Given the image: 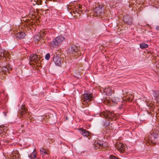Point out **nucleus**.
Listing matches in <instances>:
<instances>
[{
    "label": "nucleus",
    "instance_id": "f257e3e1",
    "mask_svg": "<svg viewBox=\"0 0 159 159\" xmlns=\"http://www.w3.org/2000/svg\"><path fill=\"white\" fill-rule=\"evenodd\" d=\"M100 116L105 118H107L109 120L114 121L117 119V116L113 112L110 111L106 110L101 112L100 113Z\"/></svg>",
    "mask_w": 159,
    "mask_h": 159
},
{
    "label": "nucleus",
    "instance_id": "f03ea898",
    "mask_svg": "<svg viewBox=\"0 0 159 159\" xmlns=\"http://www.w3.org/2000/svg\"><path fill=\"white\" fill-rule=\"evenodd\" d=\"M68 51L69 53L74 54L75 56H80L81 52L80 47L75 45H71L69 47Z\"/></svg>",
    "mask_w": 159,
    "mask_h": 159
},
{
    "label": "nucleus",
    "instance_id": "7ed1b4c3",
    "mask_svg": "<svg viewBox=\"0 0 159 159\" xmlns=\"http://www.w3.org/2000/svg\"><path fill=\"white\" fill-rule=\"evenodd\" d=\"M81 101L82 104L84 105L85 103H87V105L88 104V102L93 100V94L90 93H84L81 97Z\"/></svg>",
    "mask_w": 159,
    "mask_h": 159
},
{
    "label": "nucleus",
    "instance_id": "20e7f679",
    "mask_svg": "<svg viewBox=\"0 0 159 159\" xmlns=\"http://www.w3.org/2000/svg\"><path fill=\"white\" fill-rule=\"evenodd\" d=\"M12 69V68L10 66H6L2 67L0 69V75H2V76L4 77L5 76V74L7 72L10 73Z\"/></svg>",
    "mask_w": 159,
    "mask_h": 159
},
{
    "label": "nucleus",
    "instance_id": "39448f33",
    "mask_svg": "<svg viewBox=\"0 0 159 159\" xmlns=\"http://www.w3.org/2000/svg\"><path fill=\"white\" fill-rule=\"evenodd\" d=\"M123 19L124 23L127 25H131L133 23L132 18L129 15L124 16Z\"/></svg>",
    "mask_w": 159,
    "mask_h": 159
},
{
    "label": "nucleus",
    "instance_id": "423d86ee",
    "mask_svg": "<svg viewBox=\"0 0 159 159\" xmlns=\"http://www.w3.org/2000/svg\"><path fill=\"white\" fill-rule=\"evenodd\" d=\"M103 5L102 4H99V3L97 5L95 9V12L98 15H100L102 13V7Z\"/></svg>",
    "mask_w": 159,
    "mask_h": 159
},
{
    "label": "nucleus",
    "instance_id": "0eeeda50",
    "mask_svg": "<svg viewBox=\"0 0 159 159\" xmlns=\"http://www.w3.org/2000/svg\"><path fill=\"white\" fill-rule=\"evenodd\" d=\"M39 60L38 56L35 54H31L29 57L30 62H32V64H33L34 62L36 63Z\"/></svg>",
    "mask_w": 159,
    "mask_h": 159
},
{
    "label": "nucleus",
    "instance_id": "6e6552de",
    "mask_svg": "<svg viewBox=\"0 0 159 159\" xmlns=\"http://www.w3.org/2000/svg\"><path fill=\"white\" fill-rule=\"evenodd\" d=\"M62 59L60 57L56 55L55 57L54 56L53 61L56 65L60 66L61 62Z\"/></svg>",
    "mask_w": 159,
    "mask_h": 159
},
{
    "label": "nucleus",
    "instance_id": "1a4fd4ad",
    "mask_svg": "<svg viewBox=\"0 0 159 159\" xmlns=\"http://www.w3.org/2000/svg\"><path fill=\"white\" fill-rule=\"evenodd\" d=\"M116 147L118 150L120 151L124 152H125V150L126 147L125 146L121 143H117L116 145Z\"/></svg>",
    "mask_w": 159,
    "mask_h": 159
},
{
    "label": "nucleus",
    "instance_id": "9d476101",
    "mask_svg": "<svg viewBox=\"0 0 159 159\" xmlns=\"http://www.w3.org/2000/svg\"><path fill=\"white\" fill-rule=\"evenodd\" d=\"M15 34V36L17 39H22L24 38L25 36V34L24 32H19L18 33H15L13 34Z\"/></svg>",
    "mask_w": 159,
    "mask_h": 159
},
{
    "label": "nucleus",
    "instance_id": "9b49d317",
    "mask_svg": "<svg viewBox=\"0 0 159 159\" xmlns=\"http://www.w3.org/2000/svg\"><path fill=\"white\" fill-rule=\"evenodd\" d=\"M48 44V45L51 48H56L59 45L55 39H54L53 40L49 43Z\"/></svg>",
    "mask_w": 159,
    "mask_h": 159
},
{
    "label": "nucleus",
    "instance_id": "f8f14e48",
    "mask_svg": "<svg viewBox=\"0 0 159 159\" xmlns=\"http://www.w3.org/2000/svg\"><path fill=\"white\" fill-rule=\"evenodd\" d=\"M151 138H150L149 135L147 138V139H146V142L148 143L149 145H154L156 144V143L154 142H156V139H154L153 138H152L151 139Z\"/></svg>",
    "mask_w": 159,
    "mask_h": 159
},
{
    "label": "nucleus",
    "instance_id": "ddd939ff",
    "mask_svg": "<svg viewBox=\"0 0 159 159\" xmlns=\"http://www.w3.org/2000/svg\"><path fill=\"white\" fill-rule=\"evenodd\" d=\"M22 108L23 109H22V110L21 111H20L19 113L20 115L22 117L24 116L25 117H27V108H25L24 107H23V108Z\"/></svg>",
    "mask_w": 159,
    "mask_h": 159
},
{
    "label": "nucleus",
    "instance_id": "4468645a",
    "mask_svg": "<svg viewBox=\"0 0 159 159\" xmlns=\"http://www.w3.org/2000/svg\"><path fill=\"white\" fill-rule=\"evenodd\" d=\"M80 130V133L83 136L87 137L89 135V133L86 130L81 128L79 129Z\"/></svg>",
    "mask_w": 159,
    "mask_h": 159
},
{
    "label": "nucleus",
    "instance_id": "2eb2a0df",
    "mask_svg": "<svg viewBox=\"0 0 159 159\" xmlns=\"http://www.w3.org/2000/svg\"><path fill=\"white\" fill-rule=\"evenodd\" d=\"M55 39L58 45H59L65 40V37L62 36H60L57 37Z\"/></svg>",
    "mask_w": 159,
    "mask_h": 159
},
{
    "label": "nucleus",
    "instance_id": "dca6fc26",
    "mask_svg": "<svg viewBox=\"0 0 159 159\" xmlns=\"http://www.w3.org/2000/svg\"><path fill=\"white\" fill-rule=\"evenodd\" d=\"M153 95L155 98V100L157 102L159 103V91H154Z\"/></svg>",
    "mask_w": 159,
    "mask_h": 159
},
{
    "label": "nucleus",
    "instance_id": "f3484780",
    "mask_svg": "<svg viewBox=\"0 0 159 159\" xmlns=\"http://www.w3.org/2000/svg\"><path fill=\"white\" fill-rule=\"evenodd\" d=\"M103 145L102 144L95 142L94 144V147L96 149H98L100 147H103Z\"/></svg>",
    "mask_w": 159,
    "mask_h": 159
},
{
    "label": "nucleus",
    "instance_id": "a211bd4d",
    "mask_svg": "<svg viewBox=\"0 0 159 159\" xmlns=\"http://www.w3.org/2000/svg\"><path fill=\"white\" fill-rule=\"evenodd\" d=\"M121 100V98H120L117 97H115L112 99V101L115 103H117L118 102H119Z\"/></svg>",
    "mask_w": 159,
    "mask_h": 159
},
{
    "label": "nucleus",
    "instance_id": "6ab92c4d",
    "mask_svg": "<svg viewBox=\"0 0 159 159\" xmlns=\"http://www.w3.org/2000/svg\"><path fill=\"white\" fill-rule=\"evenodd\" d=\"M149 137L150 138H151V139H151L152 138H153L154 139H155L156 140L157 139L158 137V135L157 134L153 133L149 135Z\"/></svg>",
    "mask_w": 159,
    "mask_h": 159
},
{
    "label": "nucleus",
    "instance_id": "aec40b11",
    "mask_svg": "<svg viewBox=\"0 0 159 159\" xmlns=\"http://www.w3.org/2000/svg\"><path fill=\"white\" fill-rule=\"evenodd\" d=\"M6 133L4 131V129L3 128H0V137H4L3 136Z\"/></svg>",
    "mask_w": 159,
    "mask_h": 159
},
{
    "label": "nucleus",
    "instance_id": "412c9836",
    "mask_svg": "<svg viewBox=\"0 0 159 159\" xmlns=\"http://www.w3.org/2000/svg\"><path fill=\"white\" fill-rule=\"evenodd\" d=\"M36 154L37 152L36 151H34L30 156L29 157L31 159H33L36 157Z\"/></svg>",
    "mask_w": 159,
    "mask_h": 159
},
{
    "label": "nucleus",
    "instance_id": "4be33fe9",
    "mask_svg": "<svg viewBox=\"0 0 159 159\" xmlns=\"http://www.w3.org/2000/svg\"><path fill=\"white\" fill-rule=\"evenodd\" d=\"M148 44H146L145 43H142L140 45V48L142 49H143L145 48H147L148 47Z\"/></svg>",
    "mask_w": 159,
    "mask_h": 159
},
{
    "label": "nucleus",
    "instance_id": "5701e85b",
    "mask_svg": "<svg viewBox=\"0 0 159 159\" xmlns=\"http://www.w3.org/2000/svg\"><path fill=\"white\" fill-rule=\"evenodd\" d=\"M41 153L42 154H48L47 152L46 151H44V149L43 148H41L40 150Z\"/></svg>",
    "mask_w": 159,
    "mask_h": 159
},
{
    "label": "nucleus",
    "instance_id": "b1692460",
    "mask_svg": "<svg viewBox=\"0 0 159 159\" xmlns=\"http://www.w3.org/2000/svg\"><path fill=\"white\" fill-rule=\"evenodd\" d=\"M19 157V155L18 154H17L16 155H12V156H11L10 158L11 159H19L18 157Z\"/></svg>",
    "mask_w": 159,
    "mask_h": 159
},
{
    "label": "nucleus",
    "instance_id": "393cba45",
    "mask_svg": "<svg viewBox=\"0 0 159 159\" xmlns=\"http://www.w3.org/2000/svg\"><path fill=\"white\" fill-rule=\"evenodd\" d=\"M34 1L38 5H41L42 2V0H34Z\"/></svg>",
    "mask_w": 159,
    "mask_h": 159
},
{
    "label": "nucleus",
    "instance_id": "a878e982",
    "mask_svg": "<svg viewBox=\"0 0 159 159\" xmlns=\"http://www.w3.org/2000/svg\"><path fill=\"white\" fill-rule=\"evenodd\" d=\"M50 57V54L49 53H48L45 55V58L46 59L48 60L49 59Z\"/></svg>",
    "mask_w": 159,
    "mask_h": 159
},
{
    "label": "nucleus",
    "instance_id": "bb28decb",
    "mask_svg": "<svg viewBox=\"0 0 159 159\" xmlns=\"http://www.w3.org/2000/svg\"><path fill=\"white\" fill-rule=\"evenodd\" d=\"M110 159H119L117 157L113 155H110L109 157Z\"/></svg>",
    "mask_w": 159,
    "mask_h": 159
},
{
    "label": "nucleus",
    "instance_id": "cd10ccee",
    "mask_svg": "<svg viewBox=\"0 0 159 159\" xmlns=\"http://www.w3.org/2000/svg\"><path fill=\"white\" fill-rule=\"evenodd\" d=\"M110 122L109 121H106L104 124V126L105 127H108L110 125L109 124Z\"/></svg>",
    "mask_w": 159,
    "mask_h": 159
},
{
    "label": "nucleus",
    "instance_id": "c85d7f7f",
    "mask_svg": "<svg viewBox=\"0 0 159 159\" xmlns=\"http://www.w3.org/2000/svg\"><path fill=\"white\" fill-rule=\"evenodd\" d=\"M46 33L45 32H43L41 33L39 35L40 36V37H41V38H42L45 35Z\"/></svg>",
    "mask_w": 159,
    "mask_h": 159
},
{
    "label": "nucleus",
    "instance_id": "c756f323",
    "mask_svg": "<svg viewBox=\"0 0 159 159\" xmlns=\"http://www.w3.org/2000/svg\"><path fill=\"white\" fill-rule=\"evenodd\" d=\"M40 40H41V38H39L38 39H37V38H34V41L35 42H38L39 41H40Z\"/></svg>",
    "mask_w": 159,
    "mask_h": 159
},
{
    "label": "nucleus",
    "instance_id": "7c9ffc66",
    "mask_svg": "<svg viewBox=\"0 0 159 159\" xmlns=\"http://www.w3.org/2000/svg\"><path fill=\"white\" fill-rule=\"evenodd\" d=\"M154 110H156V111H157H157H158V112H159V108H158V107H154Z\"/></svg>",
    "mask_w": 159,
    "mask_h": 159
},
{
    "label": "nucleus",
    "instance_id": "2f4dec72",
    "mask_svg": "<svg viewBox=\"0 0 159 159\" xmlns=\"http://www.w3.org/2000/svg\"><path fill=\"white\" fill-rule=\"evenodd\" d=\"M35 38H37V39H38L39 38H40L41 39L42 38L40 36L39 34H38V35L37 36H36V37H35Z\"/></svg>",
    "mask_w": 159,
    "mask_h": 159
},
{
    "label": "nucleus",
    "instance_id": "473e14b6",
    "mask_svg": "<svg viewBox=\"0 0 159 159\" xmlns=\"http://www.w3.org/2000/svg\"><path fill=\"white\" fill-rule=\"evenodd\" d=\"M82 6H81L79 5L77 6V8H78L79 9H81L82 8Z\"/></svg>",
    "mask_w": 159,
    "mask_h": 159
},
{
    "label": "nucleus",
    "instance_id": "72a5a7b5",
    "mask_svg": "<svg viewBox=\"0 0 159 159\" xmlns=\"http://www.w3.org/2000/svg\"><path fill=\"white\" fill-rule=\"evenodd\" d=\"M156 29L157 30H159V26H157L156 27Z\"/></svg>",
    "mask_w": 159,
    "mask_h": 159
},
{
    "label": "nucleus",
    "instance_id": "f704fd0d",
    "mask_svg": "<svg viewBox=\"0 0 159 159\" xmlns=\"http://www.w3.org/2000/svg\"><path fill=\"white\" fill-rule=\"evenodd\" d=\"M82 10H79V14H80V13H82Z\"/></svg>",
    "mask_w": 159,
    "mask_h": 159
},
{
    "label": "nucleus",
    "instance_id": "c9c22d12",
    "mask_svg": "<svg viewBox=\"0 0 159 159\" xmlns=\"http://www.w3.org/2000/svg\"><path fill=\"white\" fill-rule=\"evenodd\" d=\"M146 113L148 114V115L149 114V113L148 112V111H146Z\"/></svg>",
    "mask_w": 159,
    "mask_h": 159
},
{
    "label": "nucleus",
    "instance_id": "e433bc0d",
    "mask_svg": "<svg viewBox=\"0 0 159 159\" xmlns=\"http://www.w3.org/2000/svg\"><path fill=\"white\" fill-rule=\"evenodd\" d=\"M106 89H105V90H104V91L105 92H106L107 91H106Z\"/></svg>",
    "mask_w": 159,
    "mask_h": 159
},
{
    "label": "nucleus",
    "instance_id": "4c0bfd02",
    "mask_svg": "<svg viewBox=\"0 0 159 159\" xmlns=\"http://www.w3.org/2000/svg\"><path fill=\"white\" fill-rule=\"evenodd\" d=\"M1 75H2V76H1V77H2V75H0V77H1ZM3 77H4L3 76Z\"/></svg>",
    "mask_w": 159,
    "mask_h": 159
},
{
    "label": "nucleus",
    "instance_id": "58836bf2",
    "mask_svg": "<svg viewBox=\"0 0 159 159\" xmlns=\"http://www.w3.org/2000/svg\"><path fill=\"white\" fill-rule=\"evenodd\" d=\"M2 54H3V56H4V54L3 53Z\"/></svg>",
    "mask_w": 159,
    "mask_h": 159
}]
</instances>
